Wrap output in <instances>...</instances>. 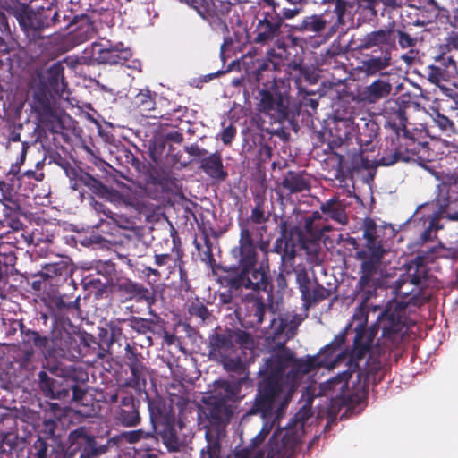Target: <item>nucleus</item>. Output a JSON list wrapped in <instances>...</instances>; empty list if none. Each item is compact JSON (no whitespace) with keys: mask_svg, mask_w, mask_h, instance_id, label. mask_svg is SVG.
I'll list each match as a JSON object with an SVG mask.
<instances>
[{"mask_svg":"<svg viewBox=\"0 0 458 458\" xmlns=\"http://www.w3.org/2000/svg\"><path fill=\"white\" fill-rule=\"evenodd\" d=\"M408 303L420 304L412 294L407 301L389 303L376 325H357L352 350L341 353L348 359L347 369L325 383L326 390L336 393V404L347 411L355 409L366 401L369 381L377 384V376L388 369L391 354L398 360L407 329L404 309Z\"/></svg>","mask_w":458,"mask_h":458,"instance_id":"1","label":"nucleus"},{"mask_svg":"<svg viewBox=\"0 0 458 458\" xmlns=\"http://www.w3.org/2000/svg\"><path fill=\"white\" fill-rule=\"evenodd\" d=\"M267 310L273 315L265 331L270 356L264 359L259 370L257 393L248 414L259 415L267 421L275 422L283 417L302 377L321 364L316 356L297 358L294 352L286 347L287 342L296 335L297 325L281 315L276 317L262 299H255L250 307V323L260 326Z\"/></svg>","mask_w":458,"mask_h":458,"instance_id":"2","label":"nucleus"},{"mask_svg":"<svg viewBox=\"0 0 458 458\" xmlns=\"http://www.w3.org/2000/svg\"><path fill=\"white\" fill-rule=\"evenodd\" d=\"M64 67L60 62L36 72L30 81V107L37 120V130L57 132L64 128L57 98H64L67 89Z\"/></svg>","mask_w":458,"mask_h":458,"instance_id":"3","label":"nucleus"},{"mask_svg":"<svg viewBox=\"0 0 458 458\" xmlns=\"http://www.w3.org/2000/svg\"><path fill=\"white\" fill-rule=\"evenodd\" d=\"M255 340L253 335L244 329L230 328L220 326L215 327L208 337V356L210 360L222 365L227 372H242L244 363L239 355L253 351Z\"/></svg>","mask_w":458,"mask_h":458,"instance_id":"4","label":"nucleus"},{"mask_svg":"<svg viewBox=\"0 0 458 458\" xmlns=\"http://www.w3.org/2000/svg\"><path fill=\"white\" fill-rule=\"evenodd\" d=\"M47 356L77 361L86 356L103 359L106 350L99 345L92 335L77 334L69 330L64 321H55L49 335Z\"/></svg>","mask_w":458,"mask_h":458,"instance_id":"5","label":"nucleus"},{"mask_svg":"<svg viewBox=\"0 0 458 458\" xmlns=\"http://www.w3.org/2000/svg\"><path fill=\"white\" fill-rule=\"evenodd\" d=\"M328 3L333 5V10H325L320 14H312L303 18V20L293 26V30L298 32H310L314 35H321L326 31V39L333 37L340 30L344 31L346 27V13L348 8H352V4L346 0H329Z\"/></svg>","mask_w":458,"mask_h":458,"instance_id":"6","label":"nucleus"},{"mask_svg":"<svg viewBox=\"0 0 458 458\" xmlns=\"http://www.w3.org/2000/svg\"><path fill=\"white\" fill-rule=\"evenodd\" d=\"M299 420L300 419L297 418L293 427L274 432L267 447L266 458H292L293 456L302 437L303 422ZM235 458H264V454L243 449L236 453Z\"/></svg>","mask_w":458,"mask_h":458,"instance_id":"7","label":"nucleus"},{"mask_svg":"<svg viewBox=\"0 0 458 458\" xmlns=\"http://www.w3.org/2000/svg\"><path fill=\"white\" fill-rule=\"evenodd\" d=\"M259 96L257 110L269 117L272 123L293 122L299 115V107L288 92L280 90L276 84L259 90Z\"/></svg>","mask_w":458,"mask_h":458,"instance_id":"8","label":"nucleus"},{"mask_svg":"<svg viewBox=\"0 0 458 458\" xmlns=\"http://www.w3.org/2000/svg\"><path fill=\"white\" fill-rule=\"evenodd\" d=\"M282 17L276 10L260 12L253 22V30L249 33L250 45L269 47L274 45L278 50L285 52V43L281 38Z\"/></svg>","mask_w":458,"mask_h":458,"instance_id":"9","label":"nucleus"},{"mask_svg":"<svg viewBox=\"0 0 458 458\" xmlns=\"http://www.w3.org/2000/svg\"><path fill=\"white\" fill-rule=\"evenodd\" d=\"M219 284L231 290L250 289L254 292L272 293L273 284L268 273L263 268H248L245 272L224 269L218 276Z\"/></svg>","mask_w":458,"mask_h":458,"instance_id":"10","label":"nucleus"},{"mask_svg":"<svg viewBox=\"0 0 458 458\" xmlns=\"http://www.w3.org/2000/svg\"><path fill=\"white\" fill-rule=\"evenodd\" d=\"M51 26H57L60 30H70L69 39L73 46L89 40L95 34L94 24L89 15L77 14L72 9H63L50 13Z\"/></svg>","mask_w":458,"mask_h":458,"instance_id":"11","label":"nucleus"},{"mask_svg":"<svg viewBox=\"0 0 458 458\" xmlns=\"http://www.w3.org/2000/svg\"><path fill=\"white\" fill-rule=\"evenodd\" d=\"M445 248L439 244L418 254L408 264L405 278L397 281L396 293L404 297H409L414 290L412 289L411 292L404 291L403 286L407 283L418 288L423 287L428 276L427 265L433 263L437 259L445 258Z\"/></svg>","mask_w":458,"mask_h":458,"instance_id":"12","label":"nucleus"},{"mask_svg":"<svg viewBox=\"0 0 458 458\" xmlns=\"http://www.w3.org/2000/svg\"><path fill=\"white\" fill-rule=\"evenodd\" d=\"M112 404L111 412L115 424L126 428H134L140 425V402L132 394L114 393L109 396Z\"/></svg>","mask_w":458,"mask_h":458,"instance_id":"13","label":"nucleus"},{"mask_svg":"<svg viewBox=\"0 0 458 458\" xmlns=\"http://www.w3.org/2000/svg\"><path fill=\"white\" fill-rule=\"evenodd\" d=\"M407 123H404L403 126L397 123L392 127L394 135L386 139V149L383 151L378 160L379 165L388 166L400 161L408 162L411 159L407 141H413L414 138L407 129Z\"/></svg>","mask_w":458,"mask_h":458,"instance_id":"14","label":"nucleus"},{"mask_svg":"<svg viewBox=\"0 0 458 458\" xmlns=\"http://www.w3.org/2000/svg\"><path fill=\"white\" fill-rule=\"evenodd\" d=\"M232 255L238 261L237 266L218 265L217 270L224 274V269H235L236 271L245 272L248 268H253L258 261L257 247L254 243L252 229L247 223L242 225L240 231L239 245L232 250Z\"/></svg>","mask_w":458,"mask_h":458,"instance_id":"15","label":"nucleus"},{"mask_svg":"<svg viewBox=\"0 0 458 458\" xmlns=\"http://www.w3.org/2000/svg\"><path fill=\"white\" fill-rule=\"evenodd\" d=\"M363 238L364 248L356 252V259L361 261L360 267L371 265L373 268H381L382 259L386 251L377 235V225L371 219L365 222Z\"/></svg>","mask_w":458,"mask_h":458,"instance_id":"16","label":"nucleus"},{"mask_svg":"<svg viewBox=\"0 0 458 458\" xmlns=\"http://www.w3.org/2000/svg\"><path fill=\"white\" fill-rule=\"evenodd\" d=\"M113 287L123 303L134 301L137 303H145L146 306H154L157 302V293L154 289H149L130 278H118Z\"/></svg>","mask_w":458,"mask_h":458,"instance_id":"17","label":"nucleus"},{"mask_svg":"<svg viewBox=\"0 0 458 458\" xmlns=\"http://www.w3.org/2000/svg\"><path fill=\"white\" fill-rule=\"evenodd\" d=\"M47 369L58 378L50 377L47 371L41 370L38 373V385L42 394L50 399H65V384L68 378L67 367L48 366Z\"/></svg>","mask_w":458,"mask_h":458,"instance_id":"18","label":"nucleus"},{"mask_svg":"<svg viewBox=\"0 0 458 458\" xmlns=\"http://www.w3.org/2000/svg\"><path fill=\"white\" fill-rule=\"evenodd\" d=\"M190 6L210 24L225 25L226 17L233 4L228 0H192Z\"/></svg>","mask_w":458,"mask_h":458,"instance_id":"19","label":"nucleus"},{"mask_svg":"<svg viewBox=\"0 0 458 458\" xmlns=\"http://www.w3.org/2000/svg\"><path fill=\"white\" fill-rule=\"evenodd\" d=\"M66 174L71 181H78L87 187L93 194L110 201L121 199L122 194L115 189L109 188L88 172L79 167L66 169Z\"/></svg>","mask_w":458,"mask_h":458,"instance_id":"20","label":"nucleus"},{"mask_svg":"<svg viewBox=\"0 0 458 458\" xmlns=\"http://www.w3.org/2000/svg\"><path fill=\"white\" fill-rule=\"evenodd\" d=\"M124 351V362L131 372V377L127 379V386L132 388L145 387L148 369L144 365L142 354L130 343H126Z\"/></svg>","mask_w":458,"mask_h":458,"instance_id":"21","label":"nucleus"},{"mask_svg":"<svg viewBox=\"0 0 458 458\" xmlns=\"http://www.w3.org/2000/svg\"><path fill=\"white\" fill-rule=\"evenodd\" d=\"M50 13L51 10L35 12L28 5L21 4L16 18L25 31H32L34 36H38L43 30L51 27Z\"/></svg>","mask_w":458,"mask_h":458,"instance_id":"22","label":"nucleus"},{"mask_svg":"<svg viewBox=\"0 0 458 458\" xmlns=\"http://www.w3.org/2000/svg\"><path fill=\"white\" fill-rule=\"evenodd\" d=\"M69 439L71 446H80L81 453L79 458H97L107 450L106 445H98L95 437L88 435L83 427L72 431Z\"/></svg>","mask_w":458,"mask_h":458,"instance_id":"23","label":"nucleus"},{"mask_svg":"<svg viewBox=\"0 0 458 458\" xmlns=\"http://www.w3.org/2000/svg\"><path fill=\"white\" fill-rule=\"evenodd\" d=\"M184 252L181 240L178 236L174 235L172 253L155 254L154 262L157 267H165L169 274L174 273L178 268L180 277L182 279L187 276L184 267L185 263L182 260Z\"/></svg>","mask_w":458,"mask_h":458,"instance_id":"24","label":"nucleus"},{"mask_svg":"<svg viewBox=\"0 0 458 458\" xmlns=\"http://www.w3.org/2000/svg\"><path fill=\"white\" fill-rule=\"evenodd\" d=\"M278 190L281 195L285 193L287 196L310 191L311 182L310 174L306 171H287L278 182Z\"/></svg>","mask_w":458,"mask_h":458,"instance_id":"25","label":"nucleus"},{"mask_svg":"<svg viewBox=\"0 0 458 458\" xmlns=\"http://www.w3.org/2000/svg\"><path fill=\"white\" fill-rule=\"evenodd\" d=\"M395 30L391 28L379 29L366 34L359 45V49H369L378 47V52L388 50L392 54V50L395 47Z\"/></svg>","mask_w":458,"mask_h":458,"instance_id":"26","label":"nucleus"},{"mask_svg":"<svg viewBox=\"0 0 458 458\" xmlns=\"http://www.w3.org/2000/svg\"><path fill=\"white\" fill-rule=\"evenodd\" d=\"M379 271L380 268H373L371 265H364V267H360V276L356 284V290L362 304H366L369 300L377 296L378 285L377 276Z\"/></svg>","mask_w":458,"mask_h":458,"instance_id":"27","label":"nucleus"},{"mask_svg":"<svg viewBox=\"0 0 458 458\" xmlns=\"http://www.w3.org/2000/svg\"><path fill=\"white\" fill-rule=\"evenodd\" d=\"M149 318L131 316L128 318L118 320V323H127L128 327L138 335H147L151 333L155 335L158 325L162 322V318L153 309V306H147Z\"/></svg>","mask_w":458,"mask_h":458,"instance_id":"28","label":"nucleus"},{"mask_svg":"<svg viewBox=\"0 0 458 458\" xmlns=\"http://www.w3.org/2000/svg\"><path fill=\"white\" fill-rule=\"evenodd\" d=\"M377 50H373L370 55H366L360 62L357 70L367 76H374L391 65L392 55L388 50H383L377 55Z\"/></svg>","mask_w":458,"mask_h":458,"instance_id":"29","label":"nucleus"},{"mask_svg":"<svg viewBox=\"0 0 458 458\" xmlns=\"http://www.w3.org/2000/svg\"><path fill=\"white\" fill-rule=\"evenodd\" d=\"M255 206L252 208L250 216L245 220L239 224L240 231L242 225L249 224L250 228L252 229V234L256 232L262 237L263 233H267V226L265 225L270 216L269 212L265 210V198L256 196L254 199Z\"/></svg>","mask_w":458,"mask_h":458,"instance_id":"30","label":"nucleus"},{"mask_svg":"<svg viewBox=\"0 0 458 458\" xmlns=\"http://www.w3.org/2000/svg\"><path fill=\"white\" fill-rule=\"evenodd\" d=\"M410 106L411 100L408 96H400L395 99H389L384 109L387 114L389 125L393 127L399 123V125L403 126L404 123H408L406 111Z\"/></svg>","mask_w":458,"mask_h":458,"instance_id":"31","label":"nucleus"},{"mask_svg":"<svg viewBox=\"0 0 458 458\" xmlns=\"http://www.w3.org/2000/svg\"><path fill=\"white\" fill-rule=\"evenodd\" d=\"M393 86L388 80L377 79L371 84L365 87L360 93V99L368 104H376L383 98H386L392 92Z\"/></svg>","mask_w":458,"mask_h":458,"instance_id":"32","label":"nucleus"},{"mask_svg":"<svg viewBox=\"0 0 458 458\" xmlns=\"http://www.w3.org/2000/svg\"><path fill=\"white\" fill-rule=\"evenodd\" d=\"M28 458H65V454L61 445H52L38 437L30 448Z\"/></svg>","mask_w":458,"mask_h":458,"instance_id":"33","label":"nucleus"},{"mask_svg":"<svg viewBox=\"0 0 458 458\" xmlns=\"http://www.w3.org/2000/svg\"><path fill=\"white\" fill-rule=\"evenodd\" d=\"M200 169L210 178L225 181L228 173L224 167L222 155L219 152L212 153L199 160Z\"/></svg>","mask_w":458,"mask_h":458,"instance_id":"34","label":"nucleus"},{"mask_svg":"<svg viewBox=\"0 0 458 458\" xmlns=\"http://www.w3.org/2000/svg\"><path fill=\"white\" fill-rule=\"evenodd\" d=\"M89 51L90 59L98 64H121L123 60L118 50L105 47L101 43H92ZM87 52L88 50H86Z\"/></svg>","mask_w":458,"mask_h":458,"instance_id":"35","label":"nucleus"},{"mask_svg":"<svg viewBox=\"0 0 458 458\" xmlns=\"http://www.w3.org/2000/svg\"><path fill=\"white\" fill-rule=\"evenodd\" d=\"M156 93H152L148 89L140 90L135 97L133 104L139 113L145 117L165 118V114H155L156 110ZM168 114H166L167 115Z\"/></svg>","mask_w":458,"mask_h":458,"instance_id":"36","label":"nucleus"},{"mask_svg":"<svg viewBox=\"0 0 458 458\" xmlns=\"http://www.w3.org/2000/svg\"><path fill=\"white\" fill-rule=\"evenodd\" d=\"M304 232L313 240H319L325 232L331 230L318 211H314L303 218Z\"/></svg>","mask_w":458,"mask_h":458,"instance_id":"37","label":"nucleus"},{"mask_svg":"<svg viewBox=\"0 0 458 458\" xmlns=\"http://www.w3.org/2000/svg\"><path fill=\"white\" fill-rule=\"evenodd\" d=\"M320 210L323 214L327 215L332 220L336 221L340 225H344L348 223L345 205L337 197H334L321 203Z\"/></svg>","mask_w":458,"mask_h":458,"instance_id":"38","label":"nucleus"},{"mask_svg":"<svg viewBox=\"0 0 458 458\" xmlns=\"http://www.w3.org/2000/svg\"><path fill=\"white\" fill-rule=\"evenodd\" d=\"M358 134L359 140L361 143L369 144L377 138L379 130L378 124L370 116L360 117L357 122L354 123Z\"/></svg>","mask_w":458,"mask_h":458,"instance_id":"39","label":"nucleus"},{"mask_svg":"<svg viewBox=\"0 0 458 458\" xmlns=\"http://www.w3.org/2000/svg\"><path fill=\"white\" fill-rule=\"evenodd\" d=\"M19 329L24 344L31 345L41 352L46 351L47 353L50 345L49 336L40 335L38 331L27 328L22 321L19 324Z\"/></svg>","mask_w":458,"mask_h":458,"instance_id":"40","label":"nucleus"},{"mask_svg":"<svg viewBox=\"0 0 458 458\" xmlns=\"http://www.w3.org/2000/svg\"><path fill=\"white\" fill-rule=\"evenodd\" d=\"M283 64V53L276 52L274 47H269L267 50V55L264 59H258L256 61L257 64V76H260L263 72L271 70V71H280L281 65Z\"/></svg>","mask_w":458,"mask_h":458,"instance_id":"41","label":"nucleus"},{"mask_svg":"<svg viewBox=\"0 0 458 458\" xmlns=\"http://www.w3.org/2000/svg\"><path fill=\"white\" fill-rule=\"evenodd\" d=\"M191 319L195 320L198 327L210 324L213 318L206 305L199 299L191 301L187 308Z\"/></svg>","mask_w":458,"mask_h":458,"instance_id":"42","label":"nucleus"},{"mask_svg":"<svg viewBox=\"0 0 458 458\" xmlns=\"http://www.w3.org/2000/svg\"><path fill=\"white\" fill-rule=\"evenodd\" d=\"M344 342L345 333H341L335 335L331 343H329L323 349H321L318 355H315L318 358V361L321 365L315 367L310 372H311L315 369L326 367L327 366L328 363H331V357L344 344Z\"/></svg>","mask_w":458,"mask_h":458,"instance_id":"43","label":"nucleus"},{"mask_svg":"<svg viewBox=\"0 0 458 458\" xmlns=\"http://www.w3.org/2000/svg\"><path fill=\"white\" fill-rule=\"evenodd\" d=\"M4 239L6 243L12 244L20 250H23L25 247H29L33 243V236L28 230L6 232Z\"/></svg>","mask_w":458,"mask_h":458,"instance_id":"44","label":"nucleus"},{"mask_svg":"<svg viewBox=\"0 0 458 458\" xmlns=\"http://www.w3.org/2000/svg\"><path fill=\"white\" fill-rule=\"evenodd\" d=\"M78 372L73 366L67 367L68 378L65 384V398L69 396L70 392L72 393V398L76 401H81L85 395V391L78 385Z\"/></svg>","mask_w":458,"mask_h":458,"instance_id":"45","label":"nucleus"},{"mask_svg":"<svg viewBox=\"0 0 458 458\" xmlns=\"http://www.w3.org/2000/svg\"><path fill=\"white\" fill-rule=\"evenodd\" d=\"M330 294V290L318 284L317 280H314L312 287L301 298L306 304L312 305L327 299Z\"/></svg>","mask_w":458,"mask_h":458,"instance_id":"46","label":"nucleus"},{"mask_svg":"<svg viewBox=\"0 0 458 458\" xmlns=\"http://www.w3.org/2000/svg\"><path fill=\"white\" fill-rule=\"evenodd\" d=\"M71 272L70 267L66 261L61 260L55 263H48L42 266L40 276L43 278H52L54 276H67Z\"/></svg>","mask_w":458,"mask_h":458,"instance_id":"47","label":"nucleus"},{"mask_svg":"<svg viewBox=\"0 0 458 458\" xmlns=\"http://www.w3.org/2000/svg\"><path fill=\"white\" fill-rule=\"evenodd\" d=\"M167 143L163 137H157L149 141L148 152L149 157L156 164L165 162V156L167 152Z\"/></svg>","mask_w":458,"mask_h":458,"instance_id":"48","label":"nucleus"},{"mask_svg":"<svg viewBox=\"0 0 458 458\" xmlns=\"http://www.w3.org/2000/svg\"><path fill=\"white\" fill-rule=\"evenodd\" d=\"M183 152L181 149L169 144L167 152L165 156L164 164L170 167L182 168L186 167L192 160L182 159Z\"/></svg>","mask_w":458,"mask_h":458,"instance_id":"49","label":"nucleus"},{"mask_svg":"<svg viewBox=\"0 0 458 458\" xmlns=\"http://www.w3.org/2000/svg\"><path fill=\"white\" fill-rule=\"evenodd\" d=\"M284 250L280 254V268L283 272L290 274L294 270V260L296 257L295 245L292 242L287 247H284Z\"/></svg>","mask_w":458,"mask_h":458,"instance_id":"50","label":"nucleus"},{"mask_svg":"<svg viewBox=\"0 0 458 458\" xmlns=\"http://www.w3.org/2000/svg\"><path fill=\"white\" fill-rule=\"evenodd\" d=\"M1 203L4 205L3 214L4 217L24 215L18 195L9 198Z\"/></svg>","mask_w":458,"mask_h":458,"instance_id":"51","label":"nucleus"},{"mask_svg":"<svg viewBox=\"0 0 458 458\" xmlns=\"http://www.w3.org/2000/svg\"><path fill=\"white\" fill-rule=\"evenodd\" d=\"M358 9L361 10V13L369 20H373L377 16V11L376 6L378 4V0H353Z\"/></svg>","mask_w":458,"mask_h":458,"instance_id":"52","label":"nucleus"},{"mask_svg":"<svg viewBox=\"0 0 458 458\" xmlns=\"http://www.w3.org/2000/svg\"><path fill=\"white\" fill-rule=\"evenodd\" d=\"M436 62L443 68H445V72L449 76H454L458 73L457 64L453 58V56L446 55L445 53H442L438 57H437Z\"/></svg>","mask_w":458,"mask_h":458,"instance_id":"53","label":"nucleus"},{"mask_svg":"<svg viewBox=\"0 0 458 458\" xmlns=\"http://www.w3.org/2000/svg\"><path fill=\"white\" fill-rule=\"evenodd\" d=\"M295 274L298 288L302 297L307 293V291L312 287L313 282L310 280L308 271L305 268L296 270Z\"/></svg>","mask_w":458,"mask_h":458,"instance_id":"54","label":"nucleus"},{"mask_svg":"<svg viewBox=\"0 0 458 458\" xmlns=\"http://www.w3.org/2000/svg\"><path fill=\"white\" fill-rule=\"evenodd\" d=\"M96 270L98 274L102 275L107 282L112 280L116 273L115 264L110 260L98 261L96 264Z\"/></svg>","mask_w":458,"mask_h":458,"instance_id":"55","label":"nucleus"},{"mask_svg":"<svg viewBox=\"0 0 458 458\" xmlns=\"http://www.w3.org/2000/svg\"><path fill=\"white\" fill-rule=\"evenodd\" d=\"M162 441L168 451L176 452L180 450L181 444L179 437L173 429L165 430L162 435Z\"/></svg>","mask_w":458,"mask_h":458,"instance_id":"56","label":"nucleus"},{"mask_svg":"<svg viewBox=\"0 0 458 458\" xmlns=\"http://www.w3.org/2000/svg\"><path fill=\"white\" fill-rule=\"evenodd\" d=\"M152 437H154L152 432H148L143 429L131 430L123 434V438L129 444H136L141 439H148Z\"/></svg>","mask_w":458,"mask_h":458,"instance_id":"57","label":"nucleus"},{"mask_svg":"<svg viewBox=\"0 0 458 458\" xmlns=\"http://www.w3.org/2000/svg\"><path fill=\"white\" fill-rule=\"evenodd\" d=\"M166 324L167 322L162 318V322L158 325L159 329H157L155 336L161 338L167 345H173L175 344L177 338L174 333L166 329Z\"/></svg>","mask_w":458,"mask_h":458,"instance_id":"58","label":"nucleus"},{"mask_svg":"<svg viewBox=\"0 0 458 458\" xmlns=\"http://www.w3.org/2000/svg\"><path fill=\"white\" fill-rule=\"evenodd\" d=\"M300 91L303 92L304 95L300 103H295L298 106L299 110L301 106H304L305 108H310L312 112H316L318 106V98H313L316 94L314 92L306 91L301 88H300Z\"/></svg>","mask_w":458,"mask_h":458,"instance_id":"59","label":"nucleus"},{"mask_svg":"<svg viewBox=\"0 0 458 458\" xmlns=\"http://www.w3.org/2000/svg\"><path fill=\"white\" fill-rule=\"evenodd\" d=\"M205 244L206 250H203L202 253H200V260L214 271L215 269H217V266L219 264H216V259L214 258L212 252V244L209 239H206Z\"/></svg>","mask_w":458,"mask_h":458,"instance_id":"60","label":"nucleus"},{"mask_svg":"<svg viewBox=\"0 0 458 458\" xmlns=\"http://www.w3.org/2000/svg\"><path fill=\"white\" fill-rule=\"evenodd\" d=\"M428 76V81L435 84H438L441 81H445L450 77L445 72V68L441 67L439 64L429 65Z\"/></svg>","mask_w":458,"mask_h":458,"instance_id":"61","label":"nucleus"},{"mask_svg":"<svg viewBox=\"0 0 458 458\" xmlns=\"http://www.w3.org/2000/svg\"><path fill=\"white\" fill-rule=\"evenodd\" d=\"M55 306L58 310H66L73 315L80 309V298L77 297L74 301H66L64 298L60 297L55 301Z\"/></svg>","mask_w":458,"mask_h":458,"instance_id":"62","label":"nucleus"},{"mask_svg":"<svg viewBox=\"0 0 458 458\" xmlns=\"http://www.w3.org/2000/svg\"><path fill=\"white\" fill-rule=\"evenodd\" d=\"M237 134V128L230 123L228 126L225 127L219 134V139L225 146H230L232 142L234 140Z\"/></svg>","mask_w":458,"mask_h":458,"instance_id":"63","label":"nucleus"},{"mask_svg":"<svg viewBox=\"0 0 458 458\" xmlns=\"http://www.w3.org/2000/svg\"><path fill=\"white\" fill-rule=\"evenodd\" d=\"M221 445L218 439H208L207 451L204 458H220Z\"/></svg>","mask_w":458,"mask_h":458,"instance_id":"64","label":"nucleus"}]
</instances>
